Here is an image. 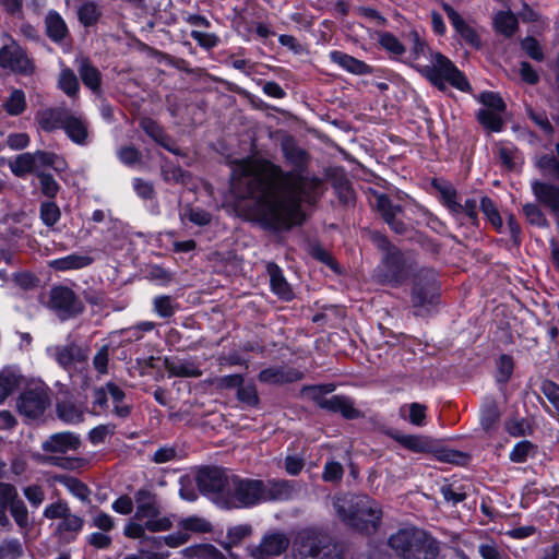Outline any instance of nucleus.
<instances>
[{
	"instance_id": "obj_55",
	"label": "nucleus",
	"mask_w": 559,
	"mask_h": 559,
	"mask_svg": "<svg viewBox=\"0 0 559 559\" xmlns=\"http://www.w3.org/2000/svg\"><path fill=\"white\" fill-rule=\"evenodd\" d=\"M537 166L555 179L559 180V143L556 145V155H543L537 160Z\"/></svg>"
},
{
	"instance_id": "obj_11",
	"label": "nucleus",
	"mask_w": 559,
	"mask_h": 559,
	"mask_svg": "<svg viewBox=\"0 0 559 559\" xmlns=\"http://www.w3.org/2000/svg\"><path fill=\"white\" fill-rule=\"evenodd\" d=\"M199 490L223 508V496L228 495L231 476L218 467H203L195 478Z\"/></svg>"
},
{
	"instance_id": "obj_59",
	"label": "nucleus",
	"mask_w": 559,
	"mask_h": 559,
	"mask_svg": "<svg viewBox=\"0 0 559 559\" xmlns=\"http://www.w3.org/2000/svg\"><path fill=\"white\" fill-rule=\"evenodd\" d=\"M58 416L67 424H79L83 420V413L70 403H61L57 406Z\"/></svg>"
},
{
	"instance_id": "obj_26",
	"label": "nucleus",
	"mask_w": 559,
	"mask_h": 559,
	"mask_svg": "<svg viewBox=\"0 0 559 559\" xmlns=\"http://www.w3.org/2000/svg\"><path fill=\"white\" fill-rule=\"evenodd\" d=\"M266 270L270 276L272 292L281 299L290 300L294 297V293L280 266L275 263H269Z\"/></svg>"
},
{
	"instance_id": "obj_2",
	"label": "nucleus",
	"mask_w": 559,
	"mask_h": 559,
	"mask_svg": "<svg viewBox=\"0 0 559 559\" xmlns=\"http://www.w3.org/2000/svg\"><path fill=\"white\" fill-rule=\"evenodd\" d=\"M333 507L347 525L365 533L374 532L382 519L379 503L365 495L336 496Z\"/></svg>"
},
{
	"instance_id": "obj_22",
	"label": "nucleus",
	"mask_w": 559,
	"mask_h": 559,
	"mask_svg": "<svg viewBox=\"0 0 559 559\" xmlns=\"http://www.w3.org/2000/svg\"><path fill=\"white\" fill-rule=\"evenodd\" d=\"M329 57L333 63L352 74L365 75L372 73V68L369 64L343 51L333 50L329 53Z\"/></svg>"
},
{
	"instance_id": "obj_25",
	"label": "nucleus",
	"mask_w": 559,
	"mask_h": 559,
	"mask_svg": "<svg viewBox=\"0 0 559 559\" xmlns=\"http://www.w3.org/2000/svg\"><path fill=\"white\" fill-rule=\"evenodd\" d=\"M443 10L455 31L466 43L473 46L479 45V38L475 29L469 26L451 5L444 3Z\"/></svg>"
},
{
	"instance_id": "obj_19",
	"label": "nucleus",
	"mask_w": 559,
	"mask_h": 559,
	"mask_svg": "<svg viewBox=\"0 0 559 559\" xmlns=\"http://www.w3.org/2000/svg\"><path fill=\"white\" fill-rule=\"evenodd\" d=\"M374 206L380 212L385 223L396 234H404L406 231V225L402 221V207L394 205L388 197L380 194L376 197Z\"/></svg>"
},
{
	"instance_id": "obj_24",
	"label": "nucleus",
	"mask_w": 559,
	"mask_h": 559,
	"mask_svg": "<svg viewBox=\"0 0 559 559\" xmlns=\"http://www.w3.org/2000/svg\"><path fill=\"white\" fill-rule=\"evenodd\" d=\"M78 71L83 81V84L90 88L94 94L102 92V74L96 67L86 58L76 59Z\"/></svg>"
},
{
	"instance_id": "obj_38",
	"label": "nucleus",
	"mask_w": 559,
	"mask_h": 559,
	"mask_svg": "<svg viewBox=\"0 0 559 559\" xmlns=\"http://www.w3.org/2000/svg\"><path fill=\"white\" fill-rule=\"evenodd\" d=\"M399 414L415 426H424L426 419V406L419 403L405 404L400 407Z\"/></svg>"
},
{
	"instance_id": "obj_20",
	"label": "nucleus",
	"mask_w": 559,
	"mask_h": 559,
	"mask_svg": "<svg viewBox=\"0 0 559 559\" xmlns=\"http://www.w3.org/2000/svg\"><path fill=\"white\" fill-rule=\"evenodd\" d=\"M419 532L420 530L415 527L400 530L389 537L388 544L397 556L406 559V555L411 552L412 547L419 542L417 539Z\"/></svg>"
},
{
	"instance_id": "obj_43",
	"label": "nucleus",
	"mask_w": 559,
	"mask_h": 559,
	"mask_svg": "<svg viewBox=\"0 0 559 559\" xmlns=\"http://www.w3.org/2000/svg\"><path fill=\"white\" fill-rule=\"evenodd\" d=\"M106 389L108 395H110L112 402L115 403L114 413L120 418L128 417L130 414V407L126 404H122L124 392L118 385L111 382L106 384Z\"/></svg>"
},
{
	"instance_id": "obj_47",
	"label": "nucleus",
	"mask_w": 559,
	"mask_h": 559,
	"mask_svg": "<svg viewBox=\"0 0 559 559\" xmlns=\"http://www.w3.org/2000/svg\"><path fill=\"white\" fill-rule=\"evenodd\" d=\"M480 210L490 222V224L498 230L501 231L503 228L502 218L493 201L488 197L480 199Z\"/></svg>"
},
{
	"instance_id": "obj_58",
	"label": "nucleus",
	"mask_w": 559,
	"mask_h": 559,
	"mask_svg": "<svg viewBox=\"0 0 559 559\" xmlns=\"http://www.w3.org/2000/svg\"><path fill=\"white\" fill-rule=\"evenodd\" d=\"M39 213L43 223L48 227L53 226L61 217L59 206L50 201L40 204Z\"/></svg>"
},
{
	"instance_id": "obj_28",
	"label": "nucleus",
	"mask_w": 559,
	"mask_h": 559,
	"mask_svg": "<svg viewBox=\"0 0 559 559\" xmlns=\"http://www.w3.org/2000/svg\"><path fill=\"white\" fill-rule=\"evenodd\" d=\"M69 111L62 107L44 109L37 114L38 124L45 131L63 128Z\"/></svg>"
},
{
	"instance_id": "obj_36",
	"label": "nucleus",
	"mask_w": 559,
	"mask_h": 559,
	"mask_svg": "<svg viewBox=\"0 0 559 559\" xmlns=\"http://www.w3.org/2000/svg\"><path fill=\"white\" fill-rule=\"evenodd\" d=\"M393 439L397 441L404 448L413 451V452H427L430 450L429 440L421 436L415 435H403V433H394L392 435Z\"/></svg>"
},
{
	"instance_id": "obj_39",
	"label": "nucleus",
	"mask_w": 559,
	"mask_h": 559,
	"mask_svg": "<svg viewBox=\"0 0 559 559\" xmlns=\"http://www.w3.org/2000/svg\"><path fill=\"white\" fill-rule=\"evenodd\" d=\"M59 88L69 97H75L80 90L79 80L70 68H62L58 80Z\"/></svg>"
},
{
	"instance_id": "obj_41",
	"label": "nucleus",
	"mask_w": 559,
	"mask_h": 559,
	"mask_svg": "<svg viewBox=\"0 0 559 559\" xmlns=\"http://www.w3.org/2000/svg\"><path fill=\"white\" fill-rule=\"evenodd\" d=\"M9 167L16 177H24L26 174L36 171L32 153L17 155L9 163Z\"/></svg>"
},
{
	"instance_id": "obj_27",
	"label": "nucleus",
	"mask_w": 559,
	"mask_h": 559,
	"mask_svg": "<svg viewBox=\"0 0 559 559\" xmlns=\"http://www.w3.org/2000/svg\"><path fill=\"white\" fill-rule=\"evenodd\" d=\"M68 136L73 141L74 143L79 145L86 144L87 140V123L86 121L80 117L73 115L71 111H69V115L67 119L64 120L63 128Z\"/></svg>"
},
{
	"instance_id": "obj_52",
	"label": "nucleus",
	"mask_w": 559,
	"mask_h": 559,
	"mask_svg": "<svg viewBox=\"0 0 559 559\" xmlns=\"http://www.w3.org/2000/svg\"><path fill=\"white\" fill-rule=\"evenodd\" d=\"M5 111L11 116L22 114L26 107L25 94L21 90H14L3 104Z\"/></svg>"
},
{
	"instance_id": "obj_50",
	"label": "nucleus",
	"mask_w": 559,
	"mask_h": 559,
	"mask_svg": "<svg viewBox=\"0 0 559 559\" xmlns=\"http://www.w3.org/2000/svg\"><path fill=\"white\" fill-rule=\"evenodd\" d=\"M501 112L490 109H480L477 114L479 122L488 130L499 132L502 129L503 121Z\"/></svg>"
},
{
	"instance_id": "obj_5",
	"label": "nucleus",
	"mask_w": 559,
	"mask_h": 559,
	"mask_svg": "<svg viewBox=\"0 0 559 559\" xmlns=\"http://www.w3.org/2000/svg\"><path fill=\"white\" fill-rule=\"evenodd\" d=\"M295 559H341L342 550L332 538L320 531L306 528L297 533L294 543Z\"/></svg>"
},
{
	"instance_id": "obj_16",
	"label": "nucleus",
	"mask_w": 559,
	"mask_h": 559,
	"mask_svg": "<svg viewBox=\"0 0 559 559\" xmlns=\"http://www.w3.org/2000/svg\"><path fill=\"white\" fill-rule=\"evenodd\" d=\"M47 354L68 371L85 364L88 356L87 349L75 343L49 346Z\"/></svg>"
},
{
	"instance_id": "obj_61",
	"label": "nucleus",
	"mask_w": 559,
	"mask_h": 559,
	"mask_svg": "<svg viewBox=\"0 0 559 559\" xmlns=\"http://www.w3.org/2000/svg\"><path fill=\"white\" fill-rule=\"evenodd\" d=\"M188 539L189 535L187 533L177 532L167 536L152 538V545L155 548H160V546L165 544L168 547L176 548L186 544Z\"/></svg>"
},
{
	"instance_id": "obj_48",
	"label": "nucleus",
	"mask_w": 559,
	"mask_h": 559,
	"mask_svg": "<svg viewBox=\"0 0 559 559\" xmlns=\"http://www.w3.org/2000/svg\"><path fill=\"white\" fill-rule=\"evenodd\" d=\"M180 218L182 222L189 221L198 226L209 225L212 221V216L209 212L200 209L187 206L180 213Z\"/></svg>"
},
{
	"instance_id": "obj_7",
	"label": "nucleus",
	"mask_w": 559,
	"mask_h": 559,
	"mask_svg": "<svg viewBox=\"0 0 559 559\" xmlns=\"http://www.w3.org/2000/svg\"><path fill=\"white\" fill-rule=\"evenodd\" d=\"M265 502V484L261 479L240 478L231 475L228 495L223 496V508H251Z\"/></svg>"
},
{
	"instance_id": "obj_3",
	"label": "nucleus",
	"mask_w": 559,
	"mask_h": 559,
	"mask_svg": "<svg viewBox=\"0 0 559 559\" xmlns=\"http://www.w3.org/2000/svg\"><path fill=\"white\" fill-rule=\"evenodd\" d=\"M80 445L81 439L73 432L53 433L41 443L45 454L40 456L39 462L68 471L83 467L86 464L85 459L66 455L71 451H76Z\"/></svg>"
},
{
	"instance_id": "obj_33",
	"label": "nucleus",
	"mask_w": 559,
	"mask_h": 559,
	"mask_svg": "<svg viewBox=\"0 0 559 559\" xmlns=\"http://www.w3.org/2000/svg\"><path fill=\"white\" fill-rule=\"evenodd\" d=\"M32 155L34 158L36 174L40 171V168L43 167H51L56 171H62L66 168V162L55 153L36 151L32 153Z\"/></svg>"
},
{
	"instance_id": "obj_1",
	"label": "nucleus",
	"mask_w": 559,
	"mask_h": 559,
	"mask_svg": "<svg viewBox=\"0 0 559 559\" xmlns=\"http://www.w3.org/2000/svg\"><path fill=\"white\" fill-rule=\"evenodd\" d=\"M319 188L318 178L283 173L263 158L237 160L231 169L233 192L240 199H253L257 218L275 230L301 224L305 218L301 203L313 202Z\"/></svg>"
},
{
	"instance_id": "obj_37",
	"label": "nucleus",
	"mask_w": 559,
	"mask_h": 559,
	"mask_svg": "<svg viewBox=\"0 0 559 559\" xmlns=\"http://www.w3.org/2000/svg\"><path fill=\"white\" fill-rule=\"evenodd\" d=\"M252 534V527L250 524H240L228 528L226 534V540L222 543V546L225 550L229 551V555L233 556L230 551L231 548L236 545H239L245 538L249 537Z\"/></svg>"
},
{
	"instance_id": "obj_44",
	"label": "nucleus",
	"mask_w": 559,
	"mask_h": 559,
	"mask_svg": "<svg viewBox=\"0 0 559 559\" xmlns=\"http://www.w3.org/2000/svg\"><path fill=\"white\" fill-rule=\"evenodd\" d=\"M146 531H148L146 522L144 521V524H141L134 519L128 522L123 528V533L127 537L139 539L142 546L152 544V538H154L153 536L147 535Z\"/></svg>"
},
{
	"instance_id": "obj_51",
	"label": "nucleus",
	"mask_w": 559,
	"mask_h": 559,
	"mask_svg": "<svg viewBox=\"0 0 559 559\" xmlns=\"http://www.w3.org/2000/svg\"><path fill=\"white\" fill-rule=\"evenodd\" d=\"M23 554V545L17 538H5L0 544V559H19Z\"/></svg>"
},
{
	"instance_id": "obj_62",
	"label": "nucleus",
	"mask_w": 559,
	"mask_h": 559,
	"mask_svg": "<svg viewBox=\"0 0 559 559\" xmlns=\"http://www.w3.org/2000/svg\"><path fill=\"white\" fill-rule=\"evenodd\" d=\"M10 512L13 516L15 523L21 527H27L28 525V511L26 506L22 500H20L17 497L12 500L10 504Z\"/></svg>"
},
{
	"instance_id": "obj_10",
	"label": "nucleus",
	"mask_w": 559,
	"mask_h": 559,
	"mask_svg": "<svg viewBox=\"0 0 559 559\" xmlns=\"http://www.w3.org/2000/svg\"><path fill=\"white\" fill-rule=\"evenodd\" d=\"M334 390L335 386L333 384L314 385L305 388L304 393L323 409L341 413L345 418L348 419L358 417L359 412L354 407V403L349 397L343 395H333L331 397L323 396L324 394L333 392Z\"/></svg>"
},
{
	"instance_id": "obj_8",
	"label": "nucleus",
	"mask_w": 559,
	"mask_h": 559,
	"mask_svg": "<svg viewBox=\"0 0 559 559\" xmlns=\"http://www.w3.org/2000/svg\"><path fill=\"white\" fill-rule=\"evenodd\" d=\"M134 520L145 521L150 532H165L171 528L173 519L167 515L160 516V508L155 493L140 489L134 493Z\"/></svg>"
},
{
	"instance_id": "obj_54",
	"label": "nucleus",
	"mask_w": 559,
	"mask_h": 559,
	"mask_svg": "<svg viewBox=\"0 0 559 559\" xmlns=\"http://www.w3.org/2000/svg\"><path fill=\"white\" fill-rule=\"evenodd\" d=\"M36 176L39 181V189H40L41 194L48 199L56 198L60 190V186L55 180L52 175L45 173V171H38Z\"/></svg>"
},
{
	"instance_id": "obj_13",
	"label": "nucleus",
	"mask_w": 559,
	"mask_h": 559,
	"mask_svg": "<svg viewBox=\"0 0 559 559\" xmlns=\"http://www.w3.org/2000/svg\"><path fill=\"white\" fill-rule=\"evenodd\" d=\"M48 405V390L40 383H36L25 389L17 401V408L20 413L29 418H37L41 416Z\"/></svg>"
},
{
	"instance_id": "obj_15",
	"label": "nucleus",
	"mask_w": 559,
	"mask_h": 559,
	"mask_svg": "<svg viewBox=\"0 0 559 559\" xmlns=\"http://www.w3.org/2000/svg\"><path fill=\"white\" fill-rule=\"evenodd\" d=\"M49 307L62 319L74 317L82 312L83 306L72 289L56 286L49 294Z\"/></svg>"
},
{
	"instance_id": "obj_32",
	"label": "nucleus",
	"mask_w": 559,
	"mask_h": 559,
	"mask_svg": "<svg viewBox=\"0 0 559 559\" xmlns=\"http://www.w3.org/2000/svg\"><path fill=\"white\" fill-rule=\"evenodd\" d=\"M140 126L144 130V132L148 136H151L156 143L160 144L170 152H175V150L169 145V138L156 121L145 117L141 119Z\"/></svg>"
},
{
	"instance_id": "obj_4",
	"label": "nucleus",
	"mask_w": 559,
	"mask_h": 559,
	"mask_svg": "<svg viewBox=\"0 0 559 559\" xmlns=\"http://www.w3.org/2000/svg\"><path fill=\"white\" fill-rule=\"evenodd\" d=\"M414 68L440 91H445L447 84L462 92H467L471 85L462 71L444 55L430 52L428 64L417 63Z\"/></svg>"
},
{
	"instance_id": "obj_53",
	"label": "nucleus",
	"mask_w": 559,
	"mask_h": 559,
	"mask_svg": "<svg viewBox=\"0 0 559 559\" xmlns=\"http://www.w3.org/2000/svg\"><path fill=\"white\" fill-rule=\"evenodd\" d=\"M378 41L383 49L393 56H402L405 52L404 45L393 34L383 32L378 34Z\"/></svg>"
},
{
	"instance_id": "obj_17",
	"label": "nucleus",
	"mask_w": 559,
	"mask_h": 559,
	"mask_svg": "<svg viewBox=\"0 0 559 559\" xmlns=\"http://www.w3.org/2000/svg\"><path fill=\"white\" fill-rule=\"evenodd\" d=\"M265 484V502L288 501L295 499L304 485L299 481L286 479H270Z\"/></svg>"
},
{
	"instance_id": "obj_29",
	"label": "nucleus",
	"mask_w": 559,
	"mask_h": 559,
	"mask_svg": "<svg viewBox=\"0 0 559 559\" xmlns=\"http://www.w3.org/2000/svg\"><path fill=\"white\" fill-rule=\"evenodd\" d=\"M93 261L91 255L75 252L63 258L51 260L49 266L56 271L66 272L86 267L91 265Z\"/></svg>"
},
{
	"instance_id": "obj_23",
	"label": "nucleus",
	"mask_w": 559,
	"mask_h": 559,
	"mask_svg": "<svg viewBox=\"0 0 559 559\" xmlns=\"http://www.w3.org/2000/svg\"><path fill=\"white\" fill-rule=\"evenodd\" d=\"M417 539L419 542L412 547L411 552L406 555V559H436L439 554L437 540L421 530Z\"/></svg>"
},
{
	"instance_id": "obj_12",
	"label": "nucleus",
	"mask_w": 559,
	"mask_h": 559,
	"mask_svg": "<svg viewBox=\"0 0 559 559\" xmlns=\"http://www.w3.org/2000/svg\"><path fill=\"white\" fill-rule=\"evenodd\" d=\"M290 544V538L281 531L265 533L258 545L247 547L253 559H273L284 554Z\"/></svg>"
},
{
	"instance_id": "obj_64",
	"label": "nucleus",
	"mask_w": 559,
	"mask_h": 559,
	"mask_svg": "<svg viewBox=\"0 0 559 559\" xmlns=\"http://www.w3.org/2000/svg\"><path fill=\"white\" fill-rule=\"evenodd\" d=\"M439 191H441L442 199L447 207L453 214H461L463 211V206L457 201L455 189L451 186H440Z\"/></svg>"
},
{
	"instance_id": "obj_34",
	"label": "nucleus",
	"mask_w": 559,
	"mask_h": 559,
	"mask_svg": "<svg viewBox=\"0 0 559 559\" xmlns=\"http://www.w3.org/2000/svg\"><path fill=\"white\" fill-rule=\"evenodd\" d=\"M493 26L496 32L511 37L518 29V19L510 11H500L493 17Z\"/></svg>"
},
{
	"instance_id": "obj_9",
	"label": "nucleus",
	"mask_w": 559,
	"mask_h": 559,
	"mask_svg": "<svg viewBox=\"0 0 559 559\" xmlns=\"http://www.w3.org/2000/svg\"><path fill=\"white\" fill-rule=\"evenodd\" d=\"M439 286L432 270H419L414 278L411 301L416 314L429 312L438 302Z\"/></svg>"
},
{
	"instance_id": "obj_30",
	"label": "nucleus",
	"mask_w": 559,
	"mask_h": 559,
	"mask_svg": "<svg viewBox=\"0 0 559 559\" xmlns=\"http://www.w3.org/2000/svg\"><path fill=\"white\" fill-rule=\"evenodd\" d=\"M22 376L15 368L0 370V404L11 395L22 383Z\"/></svg>"
},
{
	"instance_id": "obj_60",
	"label": "nucleus",
	"mask_w": 559,
	"mask_h": 559,
	"mask_svg": "<svg viewBox=\"0 0 559 559\" xmlns=\"http://www.w3.org/2000/svg\"><path fill=\"white\" fill-rule=\"evenodd\" d=\"M153 305H154V310L162 318H169L177 310V305L175 304V301L173 300V298L170 296L155 297L153 300Z\"/></svg>"
},
{
	"instance_id": "obj_49",
	"label": "nucleus",
	"mask_w": 559,
	"mask_h": 559,
	"mask_svg": "<svg viewBox=\"0 0 559 559\" xmlns=\"http://www.w3.org/2000/svg\"><path fill=\"white\" fill-rule=\"evenodd\" d=\"M408 39L411 43V59L415 62V64L420 63L421 57L430 56L432 52L426 45V43L420 38L417 32H411L408 34Z\"/></svg>"
},
{
	"instance_id": "obj_18",
	"label": "nucleus",
	"mask_w": 559,
	"mask_h": 559,
	"mask_svg": "<svg viewBox=\"0 0 559 559\" xmlns=\"http://www.w3.org/2000/svg\"><path fill=\"white\" fill-rule=\"evenodd\" d=\"M531 188L535 199L554 214L559 229V186L534 180Z\"/></svg>"
},
{
	"instance_id": "obj_6",
	"label": "nucleus",
	"mask_w": 559,
	"mask_h": 559,
	"mask_svg": "<svg viewBox=\"0 0 559 559\" xmlns=\"http://www.w3.org/2000/svg\"><path fill=\"white\" fill-rule=\"evenodd\" d=\"M373 241L383 251L382 262L376 269L374 277L379 283L399 286L406 277L411 264L384 236L377 234L373 236Z\"/></svg>"
},
{
	"instance_id": "obj_35",
	"label": "nucleus",
	"mask_w": 559,
	"mask_h": 559,
	"mask_svg": "<svg viewBox=\"0 0 559 559\" xmlns=\"http://www.w3.org/2000/svg\"><path fill=\"white\" fill-rule=\"evenodd\" d=\"M17 497L16 488L8 483H0V526L10 525L7 510L10 508L12 500Z\"/></svg>"
},
{
	"instance_id": "obj_42",
	"label": "nucleus",
	"mask_w": 559,
	"mask_h": 559,
	"mask_svg": "<svg viewBox=\"0 0 559 559\" xmlns=\"http://www.w3.org/2000/svg\"><path fill=\"white\" fill-rule=\"evenodd\" d=\"M46 26L48 36L55 41L63 39L67 35V25L58 13H49L47 15Z\"/></svg>"
},
{
	"instance_id": "obj_45",
	"label": "nucleus",
	"mask_w": 559,
	"mask_h": 559,
	"mask_svg": "<svg viewBox=\"0 0 559 559\" xmlns=\"http://www.w3.org/2000/svg\"><path fill=\"white\" fill-rule=\"evenodd\" d=\"M523 214L526 218V221L536 227L539 228H548L549 222L545 215V213L542 211V209L535 204V203H526L523 205Z\"/></svg>"
},
{
	"instance_id": "obj_31",
	"label": "nucleus",
	"mask_w": 559,
	"mask_h": 559,
	"mask_svg": "<svg viewBox=\"0 0 559 559\" xmlns=\"http://www.w3.org/2000/svg\"><path fill=\"white\" fill-rule=\"evenodd\" d=\"M52 480L62 485L72 496L79 500L83 502L90 500L91 490L87 485L80 479L69 475H55Z\"/></svg>"
},
{
	"instance_id": "obj_56",
	"label": "nucleus",
	"mask_w": 559,
	"mask_h": 559,
	"mask_svg": "<svg viewBox=\"0 0 559 559\" xmlns=\"http://www.w3.org/2000/svg\"><path fill=\"white\" fill-rule=\"evenodd\" d=\"M78 16L84 26H91L99 19L100 11L94 2H85L79 8Z\"/></svg>"
},
{
	"instance_id": "obj_14",
	"label": "nucleus",
	"mask_w": 559,
	"mask_h": 559,
	"mask_svg": "<svg viewBox=\"0 0 559 559\" xmlns=\"http://www.w3.org/2000/svg\"><path fill=\"white\" fill-rule=\"evenodd\" d=\"M4 38L7 43L0 48V67L16 73H32L34 67L25 51L9 35Z\"/></svg>"
},
{
	"instance_id": "obj_46",
	"label": "nucleus",
	"mask_w": 559,
	"mask_h": 559,
	"mask_svg": "<svg viewBox=\"0 0 559 559\" xmlns=\"http://www.w3.org/2000/svg\"><path fill=\"white\" fill-rule=\"evenodd\" d=\"M185 557L198 556L203 559H227L225 555L213 545H199L195 547L185 548L182 551Z\"/></svg>"
},
{
	"instance_id": "obj_40",
	"label": "nucleus",
	"mask_w": 559,
	"mask_h": 559,
	"mask_svg": "<svg viewBox=\"0 0 559 559\" xmlns=\"http://www.w3.org/2000/svg\"><path fill=\"white\" fill-rule=\"evenodd\" d=\"M500 419V412L495 401L484 404L480 412V424L486 431L495 430Z\"/></svg>"
},
{
	"instance_id": "obj_21",
	"label": "nucleus",
	"mask_w": 559,
	"mask_h": 559,
	"mask_svg": "<svg viewBox=\"0 0 559 559\" xmlns=\"http://www.w3.org/2000/svg\"><path fill=\"white\" fill-rule=\"evenodd\" d=\"M302 373L294 368L288 367H270L263 369L258 378L261 382L270 384H282L300 380Z\"/></svg>"
},
{
	"instance_id": "obj_57",
	"label": "nucleus",
	"mask_w": 559,
	"mask_h": 559,
	"mask_svg": "<svg viewBox=\"0 0 559 559\" xmlns=\"http://www.w3.org/2000/svg\"><path fill=\"white\" fill-rule=\"evenodd\" d=\"M478 552L483 559H509L508 555L492 539L481 542L478 546Z\"/></svg>"
},
{
	"instance_id": "obj_63",
	"label": "nucleus",
	"mask_w": 559,
	"mask_h": 559,
	"mask_svg": "<svg viewBox=\"0 0 559 559\" xmlns=\"http://www.w3.org/2000/svg\"><path fill=\"white\" fill-rule=\"evenodd\" d=\"M534 449L535 447L531 441H520L513 447L509 457L514 463H523L527 460Z\"/></svg>"
}]
</instances>
